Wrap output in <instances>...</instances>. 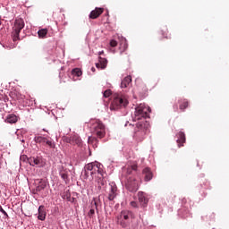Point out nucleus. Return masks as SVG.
<instances>
[{"label":"nucleus","mask_w":229,"mask_h":229,"mask_svg":"<svg viewBox=\"0 0 229 229\" xmlns=\"http://www.w3.org/2000/svg\"><path fill=\"white\" fill-rule=\"evenodd\" d=\"M84 174L86 178H89V174L91 176V180L96 178V182L98 184V189L105 186L106 181H105V173L103 172L102 165L99 163H89L84 167Z\"/></svg>","instance_id":"1"},{"label":"nucleus","mask_w":229,"mask_h":229,"mask_svg":"<svg viewBox=\"0 0 229 229\" xmlns=\"http://www.w3.org/2000/svg\"><path fill=\"white\" fill-rule=\"evenodd\" d=\"M148 128H149V123L146 120H141L136 123L134 128L133 139L138 140V142H142L148 132Z\"/></svg>","instance_id":"2"},{"label":"nucleus","mask_w":229,"mask_h":229,"mask_svg":"<svg viewBox=\"0 0 229 229\" xmlns=\"http://www.w3.org/2000/svg\"><path fill=\"white\" fill-rule=\"evenodd\" d=\"M91 131L93 135L98 137V139H103L105 138V135H106L105 124H103L99 120H94L91 122Z\"/></svg>","instance_id":"3"},{"label":"nucleus","mask_w":229,"mask_h":229,"mask_svg":"<svg viewBox=\"0 0 229 229\" xmlns=\"http://www.w3.org/2000/svg\"><path fill=\"white\" fill-rule=\"evenodd\" d=\"M128 106V99L124 98L122 94H114L113 96V101L110 106L111 110H119V108H123V106Z\"/></svg>","instance_id":"4"},{"label":"nucleus","mask_w":229,"mask_h":229,"mask_svg":"<svg viewBox=\"0 0 229 229\" xmlns=\"http://www.w3.org/2000/svg\"><path fill=\"white\" fill-rule=\"evenodd\" d=\"M149 112H151V108L149 106H145L144 104H140L139 106L135 108L134 113V121H146V117H148Z\"/></svg>","instance_id":"5"},{"label":"nucleus","mask_w":229,"mask_h":229,"mask_svg":"<svg viewBox=\"0 0 229 229\" xmlns=\"http://www.w3.org/2000/svg\"><path fill=\"white\" fill-rule=\"evenodd\" d=\"M133 216V213L130 210H123L120 216H117V225H120L122 228H128L130 226V218Z\"/></svg>","instance_id":"6"},{"label":"nucleus","mask_w":229,"mask_h":229,"mask_svg":"<svg viewBox=\"0 0 229 229\" xmlns=\"http://www.w3.org/2000/svg\"><path fill=\"white\" fill-rule=\"evenodd\" d=\"M24 26H25V23L23 19L18 18L14 21V23L13 25V32H12L13 42H16V40H19L21 31L24 30Z\"/></svg>","instance_id":"7"},{"label":"nucleus","mask_w":229,"mask_h":229,"mask_svg":"<svg viewBox=\"0 0 229 229\" xmlns=\"http://www.w3.org/2000/svg\"><path fill=\"white\" fill-rule=\"evenodd\" d=\"M125 187L130 192H137V191H139V182L135 177H129L125 183Z\"/></svg>","instance_id":"8"},{"label":"nucleus","mask_w":229,"mask_h":229,"mask_svg":"<svg viewBox=\"0 0 229 229\" xmlns=\"http://www.w3.org/2000/svg\"><path fill=\"white\" fill-rule=\"evenodd\" d=\"M35 142L38 144H47L49 146V148H55V142H53L51 140L42 137V136H36L34 138Z\"/></svg>","instance_id":"9"},{"label":"nucleus","mask_w":229,"mask_h":229,"mask_svg":"<svg viewBox=\"0 0 229 229\" xmlns=\"http://www.w3.org/2000/svg\"><path fill=\"white\" fill-rule=\"evenodd\" d=\"M28 164L30 165L35 166L38 165V167H43L44 163L42 162V158L40 157H29L27 160Z\"/></svg>","instance_id":"10"},{"label":"nucleus","mask_w":229,"mask_h":229,"mask_svg":"<svg viewBox=\"0 0 229 229\" xmlns=\"http://www.w3.org/2000/svg\"><path fill=\"white\" fill-rule=\"evenodd\" d=\"M66 142L72 144V146H81V138H80L78 135H73L70 138H66Z\"/></svg>","instance_id":"11"},{"label":"nucleus","mask_w":229,"mask_h":229,"mask_svg":"<svg viewBox=\"0 0 229 229\" xmlns=\"http://www.w3.org/2000/svg\"><path fill=\"white\" fill-rule=\"evenodd\" d=\"M144 174V180L145 182H151L153 180V172H151V168L146 167L142 171Z\"/></svg>","instance_id":"12"},{"label":"nucleus","mask_w":229,"mask_h":229,"mask_svg":"<svg viewBox=\"0 0 229 229\" xmlns=\"http://www.w3.org/2000/svg\"><path fill=\"white\" fill-rule=\"evenodd\" d=\"M117 196V186L115 184L110 186V191L108 194L109 201H114Z\"/></svg>","instance_id":"13"},{"label":"nucleus","mask_w":229,"mask_h":229,"mask_svg":"<svg viewBox=\"0 0 229 229\" xmlns=\"http://www.w3.org/2000/svg\"><path fill=\"white\" fill-rule=\"evenodd\" d=\"M103 12H105V9L96 7L95 10L91 11L89 14V19H98V17H99V15H101Z\"/></svg>","instance_id":"14"},{"label":"nucleus","mask_w":229,"mask_h":229,"mask_svg":"<svg viewBox=\"0 0 229 229\" xmlns=\"http://www.w3.org/2000/svg\"><path fill=\"white\" fill-rule=\"evenodd\" d=\"M138 199L140 203L141 207H147L148 206V198H146V194L142 191H140L138 193Z\"/></svg>","instance_id":"15"},{"label":"nucleus","mask_w":229,"mask_h":229,"mask_svg":"<svg viewBox=\"0 0 229 229\" xmlns=\"http://www.w3.org/2000/svg\"><path fill=\"white\" fill-rule=\"evenodd\" d=\"M107 64H108V61L106 60V58H103L99 56L98 63L96 64V67L98 69H106Z\"/></svg>","instance_id":"16"},{"label":"nucleus","mask_w":229,"mask_h":229,"mask_svg":"<svg viewBox=\"0 0 229 229\" xmlns=\"http://www.w3.org/2000/svg\"><path fill=\"white\" fill-rule=\"evenodd\" d=\"M99 207H101V199L99 198H93L91 200V208H95L97 214L99 212Z\"/></svg>","instance_id":"17"},{"label":"nucleus","mask_w":229,"mask_h":229,"mask_svg":"<svg viewBox=\"0 0 229 229\" xmlns=\"http://www.w3.org/2000/svg\"><path fill=\"white\" fill-rule=\"evenodd\" d=\"M178 139H177V144H178V148H182L183 147V144H185V133L180 131L178 134Z\"/></svg>","instance_id":"18"},{"label":"nucleus","mask_w":229,"mask_h":229,"mask_svg":"<svg viewBox=\"0 0 229 229\" xmlns=\"http://www.w3.org/2000/svg\"><path fill=\"white\" fill-rule=\"evenodd\" d=\"M17 121H19V116H17L13 114L7 115V117L5 119V123H8L9 124H15V123H17Z\"/></svg>","instance_id":"19"},{"label":"nucleus","mask_w":229,"mask_h":229,"mask_svg":"<svg viewBox=\"0 0 229 229\" xmlns=\"http://www.w3.org/2000/svg\"><path fill=\"white\" fill-rule=\"evenodd\" d=\"M38 219H39V221L46 220V208L44 206H39V208H38Z\"/></svg>","instance_id":"20"},{"label":"nucleus","mask_w":229,"mask_h":229,"mask_svg":"<svg viewBox=\"0 0 229 229\" xmlns=\"http://www.w3.org/2000/svg\"><path fill=\"white\" fill-rule=\"evenodd\" d=\"M130 83H131V76H127L125 77L122 82H121V88L122 89H126V87H128V85H130Z\"/></svg>","instance_id":"21"},{"label":"nucleus","mask_w":229,"mask_h":229,"mask_svg":"<svg viewBox=\"0 0 229 229\" xmlns=\"http://www.w3.org/2000/svg\"><path fill=\"white\" fill-rule=\"evenodd\" d=\"M47 187V183L46 181H40L36 188L37 192H41V191H44Z\"/></svg>","instance_id":"22"},{"label":"nucleus","mask_w":229,"mask_h":229,"mask_svg":"<svg viewBox=\"0 0 229 229\" xmlns=\"http://www.w3.org/2000/svg\"><path fill=\"white\" fill-rule=\"evenodd\" d=\"M137 165H131V166H128L127 168L123 169V173H126L127 174H131L132 171H136L137 170Z\"/></svg>","instance_id":"23"},{"label":"nucleus","mask_w":229,"mask_h":229,"mask_svg":"<svg viewBox=\"0 0 229 229\" xmlns=\"http://www.w3.org/2000/svg\"><path fill=\"white\" fill-rule=\"evenodd\" d=\"M63 199L71 200V191L67 190L62 193Z\"/></svg>","instance_id":"24"},{"label":"nucleus","mask_w":229,"mask_h":229,"mask_svg":"<svg viewBox=\"0 0 229 229\" xmlns=\"http://www.w3.org/2000/svg\"><path fill=\"white\" fill-rule=\"evenodd\" d=\"M38 35L39 38H46V35H47V29H41L38 31Z\"/></svg>","instance_id":"25"},{"label":"nucleus","mask_w":229,"mask_h":229,"mask_svg":"<svg viewBox=\"0 0 229 229\" xmlns=\"http://www.w3.org/2000/svg\"><path fill=\"white\" fill-rule=\"evenodd\" d=\"M188 106H189V101L183 99L181 101L179 107H180V110L183 111V110H185V108H188Z\"/></svg>","instance_id":"26"},{"label":"nucleus","mask_w":229,"mask_h":229,"mask_svg":"<svg viewBox=\"0 0 229 229\" xmlns=\"http://www.w3.org/2000/svg\"><path fill=\"white\" fill-rule=\"evenodd\" d=\"M72 74H73V76H77L78 78H80V76H81V74H82V72L80 68H74L72 71Z\"/></svg>","instance_id":"27"},{"label":"nucleus","mask_w":229,"mask_h":229,"mask_svg":"<svg viewBox=\"0 0 229 229\" xmlns=\"http://www.w3.org/2000/svg\"><path fill=\"white\" fill-rule=\"evenodd\" d=\"M60 176L63 178V180H64V182H67V180L69 179V175L67 174V172H65V171H61Z\"/></svg>","instance_id":"28"},{"label":"nucleus","mask_w":229,"mask_h":229,"mask_svg":"<svg viewBox=\"0 0 229 229\" xmlns=\"http://www.w3.org/2000/svg\"><path fill=\"white\" fill-rule=\"evenodd\" d=\"M88 142L89 144H94V142L95 144H98V138L89 136L88 139Z\"/></svg>","instance_id":"29"},{"label":"nucleus","mask_w":229,"mask_h":229,"mask_svg":"<svg viewBox=\"0 0 229 229\" xmlns=\"http://www.w3.org/2000/svg\"><path fill=\"white\" fill-rule=\"evenodd\" d=\"M94 214H96V210H95V208H91L90 209H89V211L88 212V216H89V217H94Z\"/></svg>","instance_id":"30"},{"label":"nucleus","mask_w":229,"mask_h":229,"mask_svg":"<svg viewBox=\"0 0 229 229\" xmlns=\"http://www.w3.org/2000/svg\"><path fill=\"white\" fill-rule=\"evenodd\" d=\"M104 98H110V96H112V90L111 89H106L104 94H103Z\"/></svg>","instance_id":"31"},{"label":"nucleus","mask_w":229,"mask_h":229,"mask_svg":"<svg viewBox=\"0 0 229 229\" xmlns=\"http://www.w3.org/2000/svg\"><path fill=\"white\" fill-rule=\"evenodd\" d=\"M111 47H117V42L114 39L110 41Z\"/></svg>","instance_id":"32"},{"label":"nucleus","mask_w":229,"mask_h":229,"mask_svg":"<svg viewBox=\"0 0 229 229\" xmlns=\"http://www.w3.org/2000/svg\"><path fill=\"white\" fill-rule=\"evenodd\" d=\"M161 35L164 37V38H171V37L167 36V32H164V30H161Z\"/></svg>","instance_id":"33"},{"label":"nucleus","mask_w":229,"mask_h":229,"mask_svg":"<svg viewBox=\"0 0 229 229\" xmlns=\"http://www.w3.org/2000/svg\"><path fill=\"white\" fill-rule=\"evenodd\" d=\"M131 207H132L133 208H137L139 206L137 205L136 201H131L130 203Z\"/></svg>","instance_id":"34"},{"label":"nucleus","mask_w":229,"mask_h":229,"mask_svg":"<svg viewBox=\"0 0 229 229\" xmlns=\"http://www.w3.org/2000/svg\"><path fill=\"white\" fill-rule=\"evenodd\" d=\"M0 212H2V214H4V216H6V217H8V213H6V211L4 209H3V208H1Z\"/></svg>","instance_id":"35"},{"label":"nucleus","mask_w":229,"mask_h":229,"mask_svg":"<svg viewBox=\"0 0 229 229\" xmlns=\"http://www.w3.org/2000/svg\"><path fill=\"white\" fill-rule=\"evenodd\" d=\"M16 99H24V96H22V95H16Z\"/></svg>","instance_id":"36"},{"label":"nucleus","mask_w":229,"mask_h":229,"mask_svg":"<svg viewBox=\"0 0 229 229\" xmlns=\"http://www.w3.org/2000/svg\"><path fill=\"white\" fill-rule=\"evenodd\" d=\"M74 199H76L71 197V200H67V201H70L71 203H74Z\"/></svg>","instance_id":"37"},{"label":"nucleus","mask_w":229,"mask_h":229,"mask_svg":"<svg viewBox=\"0 0 229 229\" xmlns=\"http://www.w3.org/2000/svg\"><path fill=\"white\" fill-rule=\"evenodd\" d=\"M104 54H105V51H103V50L100 51V52H98V55H99V56H101V55H104Z\"/></svg>","instance_id":"38"},{"label":"nucleus","mask_w":229,"mask_h":229,"mask_svg":"<svg viewBox=\"0 0 229 229\" xmlns=\"http://www.w3.org/2000/svg\"><path fill=\"white\" fill-rule=\"evenodd\" d=\"M91 70L94 72V71H96V68H91Z\"/></svg>","instance_id":"39"}]
</instances>
